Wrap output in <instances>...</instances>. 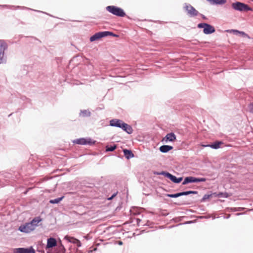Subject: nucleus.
I'll return each instance as SVG.
<instances>
[{
  "mask_svg": "<svg viewBox=\"0 0 253 253\" xmlns=\"http://www.w3.org/2000/svg\"><path fill=\"white\" fill-rule=\"evenodd\" d=\"M42 221V218L41 217H36L30 222L21 225L18 229L22 232L30 233L34 231L36 227L38 226V223Z\"/></svg>",
  "mask_w": 253,
  "mask_h": 253,
  "instance_id": "1",
  "label": "nucleus"
},
{
  "mask_svg": "<svg viewBox=\"0 0 253 253\" xmlns=\"http://www.w3.org/2000/svg\"><path fill=\"white\" fill-rule=\"evenodd\" d=\"M106 10L112 14L119 17H124L126 13L123 9L114 5L108 6Z\"/></svg>",
  "mask_w": 253,
  "mask_h": 253,
  "instance_id": "2",
  "label": "nucleus"
},
{
  "mask_svg": "<svg viewBox=\"0 0 253 253\" xmlns=\"http://www.w3.org/2000/svg\"><path fill=\"white\" fill-rule=\"evenodd\" d=\"M232 7L236 10L240 11H252L253 9L247 4L241 2H236L232 4Z\"/></svg>",
  "mask_w": 253,
  "mask_h": 253,
  "instance_id": "3",
  "label": "nucleus"
},
{
  "mask_svg": "<svg viewBox=\"0 0 253 253\" xmlns=\"http://www.w3.org/2000/svg\"><path fill=\"white\" fill-rule=\"evenodd\" d=\"M113 36L115 37H117V35L114 34L113 33L108 32V31H105V32H99L96 34H95L94 35L91 36L90 38V41L92 42L96 40H98L100 39L101 38L103 37H105L108 36Z\"/></svg>",
  "mask_w": 253,
  "mask_h": 253,
  "instance_id": "4",
  "label": "nucleus"
},
{
  "mask_svg": "<svg viewBox=\"0 0 253 253\" xmlns=\"http://www.w3.org/2000/svg\"><path fill=\"white\" fill-rule=\"evenodd\" d=\"M206 179L205 178H196L193 176H188L185 178L182 185H185L188 183L205 182Z\"/></svg>",
  "mask_w": 253,
  "mask_h": 253,
  "instance_id": "5",
  "label": "nucleus"
},
{
  "mask_svg": "<svg viewBox=\"0 0 253 253\" xmlns=\"http://www.w3.org/2000/svg\"><path fill=\"white\" fill-rule=\"evenodd\" d=\"M184 8L188 14L191 17L196 16L198 14V11L190 4H186Z\"/></svg>",
  "mask_w": 253,
  "mask_h": 253,
  "instance_id": "6",
  "label": "nucleus"
},
{
  "mask_svg": "<svg viewBox=\"0 0 253 253\" xmlns=\"http://www.w3.org/2000/svg\"><path fill=\"white\" fill-rule=\"evenodd\" d=\"M74 143L78 144L81 145H86L89 144L91 145L95 143L94 141H93L90 138L86 139L84 138H81L79 139H77L74 141Z\"/></svg>",
  "mask_w": 253,
  "mask_h": 253,
  "instance_id": "7",
  "label": "nucleus"
},
{
  "mask_svg": "<svg viewBox=\"0 0 253 253\" xmlns=\"http://www.w3.org/2000/svg\"><path fill=\"white\" fill-rule=\"evenodd\" d=\"M162 174L170 179L172 182L175 183H180L182 180V177L176 178L175 176L169 172H163Z\"/></svg>",
  "mask_w": 253,
  "mask_h": 253,
  "instance_id": "8",
  "label": "nucleus"
},
{
  "mask_svg": "<svg viewBox=\"0 0 253 253\" xmlns=\"http://www.w3.org/2000/svg\"><path fill=\"white\" fill-rule=\"evenodd\" d=\"M6 43L3 40H0V63H1L3 56L4 50L7 48Z\"/></svg>",
  "mask_w": 253,
  "mask_h": 253,
  "instance_id": "9",
  "label": "nucleus"
},
{
  "mask_svg": "<svg viewBox=\"0 0 253 253\" xmlns=\"http://www.w3.org/2000/svg\"><path fill=\"white\" fill-rule=\"evenodd\" d=\"M190 194H197V192L194 191H188L174 194H167V196L170 198H177L181 196L187 195Z\"/></svg>",
  "mask_w": 253,
  "mask_h": 253,
  "instance_id": "10",
  "label": "nucleus"
},
{
  "mask_svg": "<svg viewBox=\"0 0 253 253\" xmlns=\"http://www.w3.org/2000/svg\"><path fill=\"white\" fill-rule=\"evenodd\" d=\"M35 251L32 247L29 249L18 248L14 250V253H35Z\"/></svg>",
  "mask_w": 253,
  "mask_h": 253,
  "instance_id": "11",
  "label": "nucleus"
},
{
  "mask_svg": "<svg viewBox=\"0 0 253 253\" xmlns=\"http://www.w3.org/2000/svg\"><path fill=\"white\" fill-rule=\"evenodd\" d=\"M56 245H57L56 240L54 238H50L47 239L46 250H47L51 248L55 247L56 246Z\"/></svg>",
  "mask_w": 253,
  "mask_h": 253,
  "instance_id": "12",
  "label": "nucleus"
},
{
  "mask_svg": "<svg viewBox=\"0 0 253 253\" xmlns=\"http://www.w3.org/2000/svg\"><path fill=\"white\" fill-rule=\"evenodd\" d=\"M176 135L172 132L168 133L167 135L163 138V141L165 142L171 141L173 142L176 140Z\"/></svg>",
  "mask_w": 253,
  "mask_h": 253,
  "instance_id": "13",
  "label": "nucleus"
},
{
  "mask_svg": "<svg viewBox=\"0 0 253 253\" xmlns=\"http://www.w3.org/2000/svg\"><path fill=\"white\" fill-rule=\"evenodd\" d=\"M123 121L118 119H113L110 121V125L113 126L120 127L123 125Z\"/></svg>",
  "mask_w": 253,
  "mask_h": 253,
  "instance_id": "14",
  "label": "nucleus"
},
{
  "mask_svg": "<svg viewBox=\"0 0 253 253\" xmlns=\"http://www.w3.org/2000/svg\"><path fill=\"white\" fill-rule=\"evenodd\" d=\"M64 238L65 240H66L69 242L73 243V244H77V245L78 247H80L81 246L80 241L79 240L74 238V237H70L68 235H66Z\"/></svg>",
  "mask_w": 253,
  "mask_h": 253,
  "instance_id": "15",
  "label": "nucleus"
},
{
  "mask_svg": "<svg viewBox=\"0 0 253 253\" xmlns=\"http://www.w3.org/2000/svg\"><path fill=\"white\" fill-rule=\"evenodd\" d=\"M203 31L204 33L206 34H210L214 33L215 32V29L212 26L207 24L206 26L204 29Z\"/></svg>",
  "mask_w": 253,
  "mask_h": 253,
  "instance_id": "16",
  "label": "nucleus"
},
{
  "mask_svg": "<svg viewBox=\"0 0 253 253\" xmlns=\"http://www.w3.org/2000/svg\"><path fill=\"white\" fill-rule=\"evenodd\" d=\"M121 128L128 134H131L133 131L131 126L124 122H123Z\"/></svg>",
  "mask_w": 253,
  "mask_h": 253,
  "instance_id": "17",
  "label": "nucleus"
},
{
  "mask_svg": "<svg viewBox=\"0 0 253 253\" xmlns=\"http://www.w3.org/2000/svg\"><path fill=\"white\" fill-rule=\"evenodd\" d=\"M173 147L169 145H163L160 147V150L163 153H167L172 150Z\"/></svg>",
  "mask_w": 253,
  "mask_h": 253,
  "instance_id": "18",
  "label": "nucleus"
},
{
  "mask_svg": "<svg viewBox=\"0 0 253 253\" xmlns=\"http://www.w3.org/2000/svg\"><path fill=\"white\" fill-rule=\"evenodd\" d=\"M123 152L126 158L127 159L133 158L134 157L133 154L130 150L127 149H124Z\"/></svg>",
  "mask_w": 253,
  "mask_h": 253,
  "instance_id": "19",
  "label": "nucleus"
},
{
  "mask_svg": "<svg viewBox=\"0 0 253 253\" xmlns=\"http://www.w3.org/2000/svg\"><path fill=\"white\" fill-rule=\"evenodd\" d=\"M222 141H216L215 143L212 144H210V147L213 149H218L220 147L221 145L223 144Z\"/></svg>",
  "mask_w": 253,
  "mask_h": 253,
  "instance_id": "20",
  "label": "nucleus"
},
{
  "mask_svg": "<svg viewBox=\"0 0 253 253\" xmlns=\"http://www.w3.org/2000/svg\"><path fill=\"white\" fill-rule=\"evenodd\" d=\"M211 3L221 4L226 2V0H207Z\"/></svg>",
  "mask_w": 253,
  "mask_h": 253,
  "instance_id": "21",
  "label": "nucleus"
},
{
  "mask_svg": "<svg viewBox=\"0 0 253 253\" xmlns=\"http://www.w3.org/2000/svg\"><path fill=\"white\" fill-rule=\"evenodd\" d=\"M215 196L218 197H225L227 198L229 197V195L227 193H222L220 192L219 193H214L213 194Z\"/></svg>",
  "mask_w": 253,
  "mask_h": 253,
  "instance_id": "22",
  "label": "nucleus"
},
{
  "mask_svg": "<svg viewBox=\"0 0 253 253\" xmlns=\"http://www.w3.org/2000/svg\"><path fill=\"white\" fill-rule=\"evenodd\" d=\"M64 198V197H62L59 198H57L54 200H50L49 201V203L51 204H57L59 203Z\"/></svg>",
  "mask_w": 253,
  "mask_h": 253,
  "instance_id": "23",
  "label": "nucleus"
},
{
  "mask_svg": "<svg viewBox=\"0 0 253 253\" xmlns=\"http://www.w3.org/2000/svg\"><path fill=\"white\" fill-rule=\"evenodd\" d=\"M116 148H117V146L116 145L111 146L110 147L106 146V151H113L114 150H115L116 149Z\"/></svg>",
  "mask_w": 253,
  "mask_h": 253,
  "instance_id": "24",
  "label": "nucleus"
},
{
  "mask_svg": "<svg viewBox=\"0 0 253 253\" xmlns=\"http://www.w3.org/2000/svg\"><path fill=\"white\" fill-rule=\"evenodd\" d=\"M227 32H229V33H233L234 34H236V35L240 33V31L238 30H228Z\"/></svg>",
  "mask_w": 253,
  "mask_h": 253,
  "instance_id": "25",
  "label": "nucleus"
},
{
  "mask_svg": "<svg viewBox=\"0 0 253 253\" xmlns=\"http://www.w3.org/2000/svg\"><path fill=\"white\" fill-rule=\"evenodd\" d=\"M239 34L243 37H247L249 38V36L244 32L240 31V33Z\"/></svg>",
  "mask_w": 253,
  "mask_h": 253,
  "instance_id": "26",
  "label": "nucleus"
},
{
  "mask_svg": "<svg viewBox=\"0 0 253 253\" xmlns=\"http://www.w3.org/2000/svg\"><path fill=\"white\" fill-rule=\"evenodd\" d=\"M206 23H200L198 25V27L200 28H205V26H206Z\"/></svg>",
  "mask_w": 253,
  "mask_h": 253,
  "instance_id": "27",
  "label": "nucleus"
},
{
  "mask_svg": "<svg viewBox=\"0 0 253 253\" xmlns=\"http://www.w3.org/2000/svg\"><path fill=\"white\" fill-rule=\"evenodd\" d=\"M211 196V195H205L202 199V201H204L206 200L209 199Z\"/></svg>",
  "mask_w": 253,
  "mask_h": 253,
  "instance_id": "28",
  "label": "nucleus"
},
{
  "mask_svg": "<svg viewBox=\"0 0 253 253\" xmlns=\"http://www.w3.org/2000/svg\"><path fill=\"white\" fill-rule=\"evenodd\" d=\"M249 107L250 109V111L253 113V102L250 104Z\"/></svg>",
  "mask_w": 253,
  "mask_h": 253,
  "instance_id": "29",
  "label": "nucleus"
},
{
  "mask_svg": "<svg viewBox=\"0 0 253 253\" xmlns=\"http://www.w3.org/2000/svg\"><path fill=\"white\" fill-rule=\"evenodd\" d=\"M202 146L204 147H210V144H209V145H202Z\"/></svg>",
  "mask_w": 253,
  "mask_h": 253,
  "instance_id": "30",
  "label": "nucleus"
},
{
  "mask_svg": "<svg viewBox=\"0 0 253 253\" xmlns=\"http://www.w3.org/2000/svg\"><path fill=\"white\" fill-rule=\"evenodd\" d=\"M115 196V195H113L111 197H110V198H109V200H111L113 198V197H114Z\"/></svg>",
  "mask_w": 253,
  "mask_h": 253,
  "instance_id": "31",
  "label": "nucleus"
},
{
  "mask_svg": "<svg viewBox=\"0 0 253 253\" xmlns=\"http://www.w3.org/2000/svg\"><path fill=\"white\" fill-rule=\"evenodd\" d=\"M122 244H123V243H122V241H119V245H122Z\"/></svg>",
  "mask_w": 253,
  "mask_h": 253,
  "instance_id": "32",
  "label": "nucleus"
},
{
  "mask_svg": "<svg viewBox=\"0 0 253 253\" xmlns=\"http://www.w3.org/2000/svg\"><path fill=\"white\" fill-rule=\"evenodd\" d=\"M253 1V0H252Z\"/></svg>",
  "mask_w": 253,
  "mask_h": 253,
  "instance_id": "33",
  "label": "nucleus"
}]
</instances>
